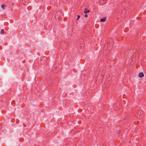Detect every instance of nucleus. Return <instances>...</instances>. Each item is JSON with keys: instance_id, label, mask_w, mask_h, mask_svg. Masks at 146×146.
<instances>
[{"instance_id": "f257e3e1", "label": "nucleus", "mask_w": 146, "mask_h": 146, "mask_svg": "<svg viewBox=\"0 0 146 146\" xmlns=\"http://www.w3.org/2000/svg\"><path fill=\"white\" fill-rule=\"evenodd\" d=\"M40 62L42 64H44L46 62V58L43 56L41 57L40 60Z\"/></svg>"}, {"instance_id": "f03ea898", "label": "nucleus", "mask_w": 146, "mask_h": 146, "mask_svg": "<svg viewBox=\"0 0 146 146\" xmlns=\"http://www.w3.org/2000/svg\"><path fill=\"white\" fill-rule=\"evenodd\" d=\"M61 46L63 50L65 49L67 47L66 44L64 42L61 43Z\"/></svg>"}, {"instance_id": "7ed1b4c3", "label": "nucleus", "mask_w": 146, "mask_h": 146, "mask_svg": "<svg viewBox=\"0 0 146 146\" xmlns=\"http://www.w3.org/2000/svg\"><path fill=\"white\" fill-rule=\"evenodd\" d=\"M139 77L140 78H142L144 76V74L143 72H140L138 75Z\"/></svg>"}, {"instance_id": "20e7f679", "label": "nucleus", "mask_w": 146, "mask_h": 146, "mask_svg": "<svg viewBox=\"0 0 146 146\" xmlns=\"http://www.w3.org/2000/svg\"><path fill=\"white\" fill-rule=\"evenodd\" d=\"M100 21L102 22H104L106 20V19L105 18L101 19L100 20Z\"/></svg>"}, {"instance_id": "39448f33", "label": "nucleus", "mask_w": 146, "mask_h": 146, "mask_svg": "<svg viewBox=\"0 0 146 146\" xmlns=\"http://www.w3.org/2000/svg\"><path fill=\"white\" fill-rule=\"evenodd\" d=\"M90 12L89 10H87L86 9H85L84 11V13H88Z\"/></svg>"}, {"instance_id": "423d86ee", "label": "nucleus", "mask_w": 146, "mask_h": 146, "mask_svg": "<svg viewBox=\"0 0 146 146\" xmlns=\"http://www.w3.org/2000/svg\"><path fill=\"white\" fill-rule=\"evenodd\" d=\"M1 34H5L4 30L3 29H2L1 30Z\"/></svg>"}, {"instance_id": "0eeeda50", "label": "nucleus", "mask_w": 146, "mask_h": 146, "mask_svg": "<svg viewBox=\"0 0 146 146\" xmlns=\"http://www.w3.org/2000/svg\"><path fill=\"white\" fill-rule=\"evenodd\" d=\"M5 5H1V7L2 8H3V9H4L5 8Z\"/></svg>"}, {"instance_id": "6e6552de", "label": "nucleus", "mask_w": 146, "mask_h": 146, "mask_svg": "<svg viewBox=\"0 0 146 146\" xmlns=\"http://www.w3.org/2000/svg\"><path fill=\"white\" fill-rule=\"evenodd\" d=\"M78 17V18L76 19L77 20H78L79 19L80 17V16L79 15H78L77 16Z\"/></svg>"}, {"instance_id": "1a4fd4ad", "label": "nucleus", "mask_w": 146, "mask_h": 146, "mask_svg": "<svg viewBox=\"0 0 146 146\" xmlns=\"http://www.w3.org/2000/svg\"><path fill=\"white\" fill-rule=\"evenodd\" d=\"M88 16L87 14H85L84 15V17H87Z\"/></svg>"}, {"instance_id": "9d476101", "label": "nucleus", "mask_w": 146, "mask_h": 146, "mask_svg": "<svg viewBox=\"0 0 146 146\" xmlns=\"http://www.w3.org/2000/svg\"><path fill=\"white\" fill-rule=\"evenodd\" d=\"M56 13H59V14H60V13H61V12H60V11H58L57 12H56Z\"/></svg>"}]
</instances>
